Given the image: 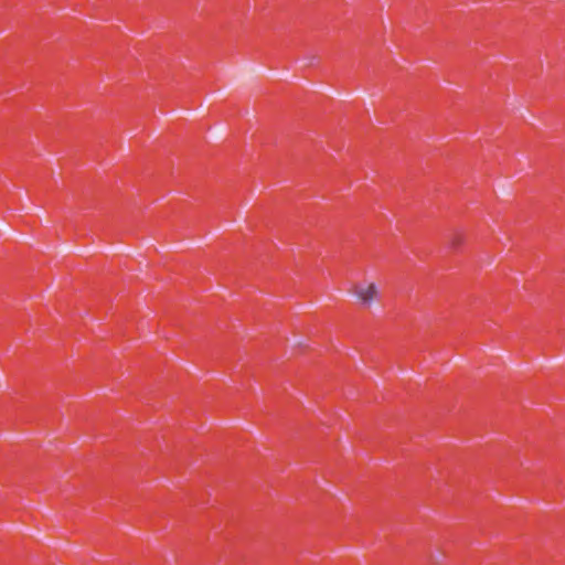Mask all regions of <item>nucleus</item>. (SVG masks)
<instances>
[{"label": "nucleus", "instance_id": "nucleus-1", "mask_svg": "<svg viewBox=\"0 0 565 565\" xmlns=\"http://www.w3.org/2000/svg\"><path fill=\"white\" fill-rule=\"evenodd\" d=\"M354 294L363 306H370L372 301L379 297L377 287L373 282H361L356 285Z\"/></svg>", "mask_w": 565, "mask_h": 565}]
</instances>
